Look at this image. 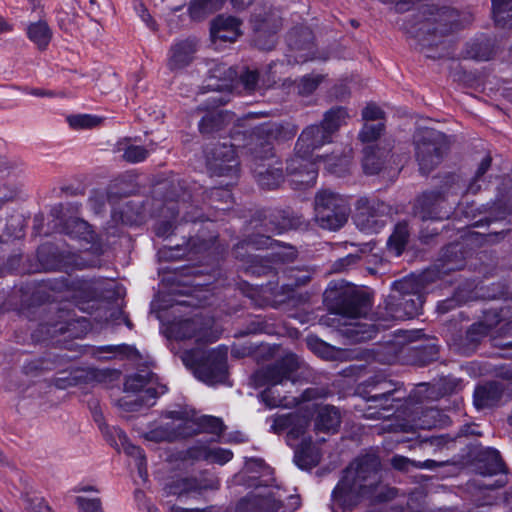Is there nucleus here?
Instances as JSON below:
<instances>
[{
	"label": "nucleus",
	"instance_id": "obj_14",
	"mask_svg": "<svg viewBox=\"0 0 512 512\" xmlns=\"http://www.w3.org/2000/svg\"><path fill=\"white\" fill-rule=\"evenodd\" d=\"M363 170L368 175H375L386 172L388 169L393 176L397 173L398 168L392 167L395 163L391 154V145L385 141L378 142L375 145H369L364 148Z\"/></svg>",
	"mask_w": 512,
	"mask_h": 512
},
{
	"label": "nucleus",
	"instance_id": "obj_2",
	"mask_svg": "<svg viewBox=\"0 0 512 512\" xmlns=\"http://www.w3.org/2000/svg\"><path fill=\"white\" fill-rule=\"evenodd\" d=\"M300 361L293 353L285 354L275 363L258 369L251 377L256 388L267 386L261 393L263 402L269 407L286 406V397L276 394L275 387L287 381L294 382L293 374L300 368Z\"/></svg>",
	"mask_w": 512,
	"mask_h": 512
},
{
	"label": "nucleus",
	"instance_id": "obj_63",
	"mask_svg": "<svg viewBox=\"0 0 512 512\" xmlns=\"http://www.w3.org/2000/svg\"><path fill=\"white\" fill-rule=\"evenodd\" d=\"M18 90H21L23 92H26L28 94H31L33 96H37V97H54L56 96V93H54L53 91H49V90H43V89H21V88H17Z\"/></svg>",
	"mask_w": 512,
	"mask_h": 512
},
{
	"label": "nucleus",
	"instance_id": "obj_28",
	"mask_svg": "<svg viewBox=\"0 0 512 512\" xmlns=\"http://www.w3.org/2000/svg\"><path fill=\"white\" fill-rule=\"evenodd\" d=\"M183 422L185 430H193V435L200 432L220 434L223 431V422L214 416L185 418Z\"/></svg>",
	"mask_w": 512,
	"mask_h": 512
},
{
	"label": "nucleus",
	"instance_id": "obj_47",
	"mask_svg": "<svg viewBox=\"0 0 512 512\" xmlns=\"http://www.w3.org/2000/svg\"><path fill=\"white\" fill-rule=\"evenodd\" d=\"M384 124H370L365 123L359 132V139L363 143H372L376 141L384 131Z\"/></svg>",
	"mask_w": 512,
	"mask_h": 512
},
{
	"label": "nucleus",
	"instance_id": "obj_23",
	"mask_svg": "<svg viewBox=\"0 0 512 512\" xmlns=\"http://www.w3.org/2000/svg\"><path fill=\"white\" fill-rule=\"evenodd\" d=\"M282 507L279 499L272 492L254 494L241 500L237 512H278Z\"/></svg>",
	"mask_w": 512,
	"mask_h": 512
},
{
	"label": "nucleus",
	"instance_id": "obj_61",
	"mask_svg": "<svg viewBox=\"0 0 512 512\" xmlns=\"http://www.w3.org/2000/svg\"><path fill=\"white\" fill-rule=\"evenodd\" d=\"M120 406L123 407L125 411H136L141 406V402L138 398L132 400L125 397L121 399Z\"/></svg>",
	"mask_w": 512,
	"mask_h": 512
},
{
	"label": "nucleus",
	"instance_id": "obj_5",
	"mask_svg": "<svg viewBox=\"0 0 512 512\" xmlns=\"http://www.w3.org/2000/svg\"><path fill=\"white\" fill-rule=\"evenodd\" d=\"M186 367L207 384L223 382L227 372V349L218 347L209 351L201 348L185 350L180 356Z\"/></svg>",
	"mask_w": 512,
	"mask_h": 512
},
{
	"label": "nucleus",
	"instance_id": "obj_49",
	"mask_svg": "<svg viewBox=\"0 0 512 512\" xmlns=\"http://www.w3.org/2000/svg\"><path fill=\"white\" fill-rule=\"evenodd\" d=\"M75 502L80 512H104L100 498L78 496Z\"/></svg>",
	"mask_w": 512,
	"mask_h": 512
},
{
	"label": "nucleus",
	"instance_id": "obj_57",
	"mask_svg": "<svg viewBox=\"0 0 512 512\" xmlns=\"http://www.w3.org/2000/svg\"><path fill=\"white\" fill-rule=\"evenodd\" d=\"M296 250L293 247L282 246L280 251L273 253L271 256L280 262L292 261L296 258Z\"/></svg>",
	"mask_w": 512,
	"mask_h": 512
},
{
	"label": "nucleus",
	"instance_id": "obj_35",
	"mask_svg": "<svg viewBox=\"0 0 512 512\" xmlns=\"http://www.w3.org/2000/svg\"><path fill=\"white\" fill-rule=\"evenodd\" d=\"M20 500L27 512H55L44 497L31 489L22 492Z\"/></svg>",
	"mask_w": 512,
	"mask_h": 512
},
{
	"label": "nucleus",
	"instance_id": "obj_59",
	"mask_svg": "<svg viewBox=\"0 0 512 512\" xmlns=\"http://www.w3.org/2000/svg\"><path fill=\"white\" fill-rule=\"evenodd\" d=\"M276 244V241H273L270 236H260L259 239H253L247 242V245H252L257 249L273 248Z\"/></svg>",
	"mask_w": 512,
	"mask_h": 512
},
{
	"label": "nucleus",
	"instance_id": "obj_39",
	"mask_svg": "<svg viewBox=\"0 0 512 512\" xmlns=\"http://www.w3.org/2000/svg\"><path fill=\"white\" fill-rule=\"evenodd\" d=\"M225 125V115L222 111H212L207 113L199 123L200 132L210 134L218 131Z\"/></svg>",
	"mask_w": 512,
	"mask_h": 512
},
{
	"label": "nucleus",
	"instance_id": "obj_4",
	"mask_svg": "<svg viewBox=\"0 0 512 512\" xmlns=\"http://www.w3.org/2000/svg\"><path fill=\"white\" fill-rule=\"evenodd\" d=\"M369 310V299L359 293L348 294L337 303L335 312L345 320L342 333L352 342H363L374 337V325L358 321L365 317Z\"/></svg>",
	"mask_w": 512,
	"mask_h": 512
},
{
	"label": "nucleus",
	"instance_id": "obj_20",
	"mask_svg": "<svg viewBox=\"0 0 512 512\" xmlns=\"http://www.w3.org/2000/svg\"><path fill=\"white\" fill-rule=\"evenodd\" d=\"M22 184L10 163L0 159V208L7 202L15 200L22 191Z\"/></svg>",
	"mask_w": 512,
	"mask_h": 512
},
{
	"label": "nucleus",
	"instance_id": "obj_1",
	"mask_svg": "<svg viewBox=\"0 0 512 512\" xmlns=\"http://www.w3.org/2000/svg\"><path fill=\"white\" fill-rule=\"evenodd\" d=\"M279 129L276 125H264L258 128L251 137L248 144L253 161V173L258 184L266 189H275L284 181L282 167L278 161L264 164L273 156L272 140L278 135Z\"/></svg>",
	"mask_w": 512,
	"mask_h": 512
},
{
	"label": "nucleus",
	"instance_id": "obj_21",
	"mask_svg": "<svg viewBox=\"0 0 512 512\" xmlns=\"http://www.w3.org/2000/svg\"><path fill=\"white\" fill-rule=\"evenodd\" d=\"M374 393H368L365 396L367 402L373 403L370 407L380 408L383 410L392 409V401H401L404 399V393L399 387L390 381H380L373 387Z\"/></svg>",
	"mask_w": 512,
	"mask_h": 512
},
{
	"label": "nucleus",
	"instance_id": "obj_26",
	"mask_svg": "<svg viewBox=\"0 0 512 512\" xmlns=\"http://www.w3.org/2000/svg\"><path fill=\"white\" fill-rule=\"evenodd\" d=\"M504 388L496 382H489L478 386L474 392V404L477 409L490 408L498 404L503 395Z\"/></svg>",
	"mask_w": 512,
	"mask_h": 512
},
{
	"label": "nucleus",
	"instance_id": "obj_18",
	"mask_svg": "<svg viewBox=\"0 0 512 512\" xmlns=\"http://www.w3.org/2000/svg\"><path fill=\"white\" fill-rule=\"evenodd\" d=\"M355 221L361 229H370L376 223L375 218L385 214L387 206L375 197H360L355 204Z\"/></svg>",
	"mask_w": 512,
	"mask_h": 512
},
{
	"label": "nucleus",
	"instance_id": "obj_64",
	"mask_svg": "<svg viewBox=\"0 0 512 512\" xmlns=\"http://www.w3.org/2000/svg\"><path fill=\"white\" fill-rule=\"evenodd\" d=\"M443 463H438L434 460H426V461H423V462H416L414 464V467L416 468H419V469H434L436 467H439V466H442Z\"/></svg>",
	"mask_w": 512,
	"mask_h": 512
},
{
	"label": "nucleus",
	"instance_id": "obj_7",
	"mask_svg": "<svg viewBox=\"0 0 512 512\" xmlns=\"http://www.w3.org/2000/svg\"><path fill=\"white\" fill-rule=\"evenodd\" d=\"M415 156L422 174L430 173L442 161L449 143L440 131L421 128L414 135Z\"/></svg>",
	"mask_w": 512,
	"mask_h": 512
},
{
	"label": "nucleus",
	"instance_id": "obj_52",
	"mask_svg": "<svg viewBox=\"0 0 512 512\" xmlns=\"http://www.w3.org/2000/svg\"><path fill=\"white\" fill-rule=\"evenodd\" d=\"M240 81L244 89L248 92H253L258 88L259 75L256 70H246L240 76Z\"/></svg>",
	"mask_w": 512,
	"mask_h": 512
},
{
	"label": "nucleus",
	"instance_id": "obj_42",
	"mask_svg": "<svg viewBox=\"0 0 512 512\" xmlns=\"http://www.w3.org/2000/svg\"><path fill=\"white\" fill-rule=\"evenodd\" d=\"M64 232L73 238L87 239L91 235V229L87 222L78 218L67 220L63 227Z\"/></svg>",
	"mask_w": 512,
	"mask_h": 512
},
{
	"label": "nucleus",
	"instance_id": "obj_38",
	"mask_svg": "<svg viewBox=\"0 0 512 512\" xmlns=\"http://www.w3.org/2000/svg\"><path fill=\"white\" fill-rule=\"evenodd\" d=\"M348 113L343 107H335L324 114L320 123L331 135H333L346 121Z\"/></svg>",
	"mask_w": 512,
	"mask_h": 512
},
{
	"label": "nucleus",
	"instance_id": "obj_40",
	"mask_svg": "<svg viewBox=\"0 0 512 512\" xmlns=\"http://www.w3.org/2000/svg\"><path fill=\"white\" fill-rule=\"evenodd\" d=\"M67 122L72 129H92L99 126L102 118L90 114H75L67 117Z\"/></svg>",
	"mask_w": 512,
	"mask_h": 512
},
{
	"label": "nucleus",
	"instance_id": "obj_9",
	"mask_svg": "<svg viewBox=\"0 0 512 512\" xmlns=\"http://www.w3.org/2000/svg\"><path fill=\"white\" fill-rule=\"evenodd\" d=\"M314 209L315 221L323 229L338 230L348 220L349 204L347 200L329 189L317 192Z\"/></svg>",
	"mask_w": 512,
	"mask_h": 512
},
{
	"label": "nucleus",
	"instance_id": "obj_46",
	"mask_svg": "<svg viewBox=\"0 0 512 512\" xmlns=\"http://www.w3.org/2000/svg\"><path fill=\"white\" fill-rule=\"evenodd\" d=\"M311 40L312 34L307 28H301L289 34V45L292 49L300 50L302 48H310Z\"/></svg>",
	"mask_w": 512,
	"mask_h": 512
},
{
	"label": "nucleus",
	"instance_id": "obj_13",
	"mask_svg": "<svg viewBox=\"0 0 512 512\" xmlns=\"http://www.w3.org/2000/svg\"><path fill=\"white\" fill-rule=\"evenodd\" d=\"M379 469V458L375 455H365L355 459L345 470H352L350 479L371 494L380 481Z\"/></svg>",
	"mask_w": 512,
	"mask_h": 512
},
{
	"label": "nucleus",
	"instance_id": "obj_3",
	"mask_svg": "<svg viewBox=\"0 0 512 512\" xmlns=\"http://www.w3.org/2000/svg\"><path fill=\"white\" fill-rule=\"evenodd\" d=\"M323 161L327 169L338 176L344 175L348 171L350 164L349 156L333 155H311L308 152H300L297 144L295 145L294 155L287 161V172L293 176V182L299 188L313 186L316 182L318 171L316 163Z\"/></svg>",
	"mask_w": 512,
	"mask_h": 512
},
{
	"label": "nucleus",
	"instance_id": "obj_34",
	"mask_svg": "<svg viewBox=\"0 0 512 512\" xmlns=\"http://www.w3.org/2000/svg\"><path fill=\"white\" fill-rule=\"evenodd\" d=\"M325 79L326 75L320 73L304 75L295 81L296 92L301 97L311 96Z\"/></svg>",
	"mask_w": 512,
	"mask_h": 512
},
{
	"label": "nucleus",
	"instance_id": "obj_11",
	"mask_svg": "<svg viewBox=\"0 0 512 512\" xmlns=\"http://www.w3.org/2000/svg\"><path fill=\"white\" fill-rule=\"evenodd\" d=\"M352 470H344L343 476L332 492L331 509L333 512H344L353 509L361 500L369 495L363 487L350 479Z\"/></svg>",
	"mask_w": 512,
	"mask_h": 512
},
{
	"label": "nucleus",
	"instance_id": "obj_24",
	"mask_svg": "<svg viewBox=\"0 0 512 512\" xmlns=\"http://www.w3.org/2000/svg\"><path fill=\"white\" fill-rule=\"evenodd\" d=\"M309 420L298 414L279 415L273 418L271 429L274 433H282L288 430L289 439H297L304 435Z\"/></svg>",
	"mask_w": 512,
	"mask_h": 512
},
{
	"label": "nucleus",
	"instance_id": "obj_31",
	"mask_svg": "<svg viewBox=\"0 0 512 512\" xmlns=\"http://www.w3.org/2000/svg\"><path fill=\"white\" fill-rule=\"evenodd\" d=\"M27 34L39 50H45L52 39V30L42 20L31 23L27 28Z\"/></svg>",
	"mask_w": 512,
	"mask_h": 512
},
{
	"label": "nucleus",
	"instance_id": "obj_50",
	"mask_svg": "<svg viewBox=\"0 0 512 512\" xmlns=\"http://www.w3.org/2000/svg\"><path fill=\"white\" fill-rule=\"evenodd\" d=\"M149 151L143 146L130 145L123 153V158L127 162L137 163L147 158Z\"/></svg>",
	"mask_w": 512,
	"mask_h": 512
},
{
	"label": "nucleus",
	"instance_id": "obj_43",
	"mask_svg": "<svg viewBox=\"0 0 512 512\" xmlns=\"http://www.w3.org/2000/svg\"><path fill=\"white\" fill-rule=\"evenodd\" d=\"M493 55L494 50L488 42L471 43L466 50V56L477 61H488Z\"/></svg>",
	"mask_w": 512,
	"mask_h": 512
},
{
	"label": "nucleus",
	"instance_id": "obj_37",
	"mask_svg": "<svg viewBox=\"0 0 512 512\" xmlns=\"http://www.w3.org/2000/svg\"><path fill=\"white\" fill-rule=\"evenodd\" d=\"M210 78L220 81L215 84V89L229 88L230 83L236 78L237 73L232 67H228L223 63H214L209 70Z\"/></svg>",
	"mask_w": 512,
	"mask_h": 512
},
{
	"label": "nucleus",
	"instance_id": "obj_33",
	"mask_svg": "<svg viewBox=\"0 0 512 512\" xmlns=\"http://www.w3.org/2000/svg\"><path fill=\"white\" fill-rule=\"evenodd\" d=\"M463 252L460 244H450L442 252L444 272L459 270L463 267Z\"/></svg>",
	"mask_w": 512,
	"mask_h": 512
},
{
	"label": "nucleus",
	"instance_id": "obj_54",
	"mask_svg": "<svg viewBox=\"0 0 512 512\" xmlns=\"http://www.w3.org/2000/svg\"><path fill=\"white\" fill-rule=\"evenodd\" d=\"M360 259L358 254H349L336 260L332 266L334 272H344L350 267L356 265Z\"/></svg>",
	"mask_w": 512,
	"mask_h": 512
},
{
	"label": "nucleus",
	"instance_id": "obj_8",
	"mask_svg": "<svg viewBox=\"0 0 512 512\" xmlns=\"http://www.w3.org/2000/svg\"><path fill=\"white\" fill-rule=\"evenodd\" d=\"M394 292L385 301L384 320H404L413 318L422 305L420 295L414 291V280L403 279L393 284Z\"/></svg>",
	"mask_w": 512,
	"mask_h": 512
},
{
	"label": "nucleus",
	"instance_id": "obj_48",
	"mask_svg": "<svg viewBox=\"0 0 512 512\" xmlns=\"http://www.w3.org/2000/svg\"><path fill=\"white\" fill-rule=\"evenodd\" d=\"M203 487L195 479H181L175 482L174 485L170 486L169 493L175 495L188 494L201 490Z\"/></svg>",
	"mask_w": 512,
	"mask_h": 512
},
{
	"label": "nucleus",
	"instance_id": "obj_51",
	"mask_svg": "<svg viewBox=\"0 0 512 512\" xmlns=\"http://www.w3.org/2000/svg\"><path fill=\"white\" fill-rule=\"evenodd\" d=\"M124 449L129 456H132L136 459V465L138 467L139 474L140 476H143L146 473V459L142 449L133 444L125 445Z\"/></svg>",
	"mask_w": 512,
	"mask_h": 512
},
{
	"label": "nucleus",
	"instance_id": "obj_17",
	"mask_svg": "<svg viewBox=\"0 0 512 512\" xmlns=\"http://www.w3.org/2000/svg\"><path fill=\"white\" fill-rule=\"evenodd\" d=\"M168 417L173 419L170 423L160 424L145 433L144 437L153 442H171L179 438H186L193 435V430H185L183 418L178 412H169Z\"/></svg>",
	"mask_w": 512,
	"mask_h": 512
},
{
	"label": "nucleus",
	"instance_id": "obj_15",
	"mask_svg": "<svg viewBox=\"0 0 512 512\" xmlns=\"http://www.w3.org/2000/svg\"><path fill=\"white\" fill-rule=\"evenodd\" d=\"M253 23L255 30L254 43L262 50H269L275 44V33L281 23L277 13L270 9L267 13H254Z\"/></svg>",
	"mask_w": 512,
	"mask_h": 512
},
{
	"label": "nucleus",
	"instance_id": "obj_10",
	"mask_svg": "<svg viewBox=\"0 0 512 512\" xmlns=\"http://www.w3.org/2000/svg\"><path fill=\"white\" fill-rule=\"evenodd\" d=\"M207 166L212 176L228 177L226 186L233 184L238 178L239 161L232 145L216 144L206 152Z\"/></svg>",
	"mask_w": 512,
	"mask_h": 512
},
{
	"label": "nucleus",
	"instance_id": "obj_27",
	"mask_svg": "<svg viewBox=\"0 0 512 512\" xmlns=\"http://www.w3.org/2000/svg\"><path fill=\"white\" fill-rule=\"evenodd\" d=\"M176 338L180 340L196 338L197 342H213L216 340V336H208L207 331L204 328L199 327L198 319H187L178 323L174 329Z\"/></svg>",
	"mask_w": 512,
	"mask_h": 512
},
{
	"label": "nucleus",
	"instance_id": "obj_62",
	"mask_svg": "<svg viewBox=\"0 0 512 512\" xmlns=\"http://www.w3.org/2000/svg\"><path fill=\"white\" fill-rule=\"evenodd\" d=\"M284 68H285V64H284L283 61L279 62V63L274 62V63H271L269 65L268 73L270 75H272V78H273L272 81L273 82H276L275 78H276L277 74L285 73Z\"/></svg>",
	"mask_w": 512,
	"mask_h": 512
},
{
	"label": "nucleus",
	"instance_id": "obj_36",
	"mask_svg": "<svg viewBox=\"0 0 512 512\" xmlns=\"http://www.w3.org/2000/svg\"><path fill=\"white\" fill-rule=\"evenodd\" d=\"M221 0H192L189 6V13L194 20H202L209 14L220 9Z\"/></svg>",
	"mask_w": 512,
	"mask_h": 512
},
{
	"label": "nucleus",
	"instance_id": "obj_55",
	"mask_svg": "<svg viewBox=\"0 0 512 512\" xmlns=\"http://www.w3.org/2000/svg\"><path fill=\"white\" fill-rule=\"evenodd\" d=\"M384 116V112L376 105H367L362 111V118L365 121L380 120Z\"/></svg>",
	"mask_w": 512,
	"mask_h": 512
},
{
	"label": "nucleus",
	"instance_id": "obj_60",
	"mask_svg": "<svg viewBox=\"0 0 512 512\" xmlns=\"http://www.w3.org/2000/svg\"><path fill=\"white\" fill-rule=\"evenodd\" d=\"M487 333V326L479 323L474 324L471 326V328L468 331V336L472 341L478 340L477 335H485Z\"/></svg>",
	"mask_w": 512,
	"mask_h": 512
},
{
	"label": "nucleus",
	"instance_id": "obj_19",
	"mask_svg": "<svg viewBox=\"0 0 512 512\" xmlns=\"http://www.w3.org/2000/svg\"><path fill=\"white\" fill-rule=\"evenodd\" d=\"M240 19L231 15H219L211 21L210 35L214 42H235L241 35Z\"/></svg>",
	"mask_w": 512,
	"mask_h": 512
},
{
	"label": "nucleus",
	"instance_id": "obj_29",
	"mask_svg": "<svg viewBox=\"0 0 512 512\" xmlns=\"http://www.w3.org/2000/svg\"><path fill=\"white\" fill-rule=\"evenodd\" d=\"M441 197H445L448 203L455 204L460 195L470 193L465 188L459 176L451 174L444 177L440 190L436 191Z\"/></svg>",
	"mask_w": 512,
	"mask_h": 512
},
{
	"label": "nucleus",
	"instance_id": "obj_6",
	"mask_svg": "<svg viewBox=\"0 0 512 512\" xmlns=\"http://www.w3.org/2000/svg\"><path fill=\"white\" fill-rule=\"evenodd\" d=\"M429 14L430 17L425 18L420 23V27L417 31L408 30L409 33L413 34L414 37L418 38L423 44L436 45L438 40L436 39L437 34L441 37L447 35L464 25L468 24L472 20L470 14L465 15L463 19H460L458 11L451 8L437 9L434 13L430 8L423 12L424 15Z\"/></svg>",
	"mask_w": 512,
	"mask_h": 512
},
{
	"label": "nucleus",
	"instance_id": "obj_41",
	"mask_svg": "<svg viewBox=\"0 0 512 512\" xmlns=\"http://www.w3.org/2000/svg\"><path fill=\"white\" fill-rule=\"evenodd\" d=\"M492 13L496 24L505 26L512 19V0H492Z\"/></svg>",
	"mask_w": 512,
	"mask_h": 512
},
{
	"label": "nucleus",
	"instance_id": "obj_30",
	"mask_svg": "<svg viewBox=\"0 0 512 512\" xmlns=\"http://www.w3.org/2000/svg\"><path fill=\"white\" fill-rule=\"evenodd\" d=\"M341 422L339 411L331 406H324L318 410L315 420L317 431L335 432Z\"/></svg>",
	"mask_w": 512,
	"mask_h": 512
},
{
	"label": "nucleus",
	"instance_id": "obj_44",
	"mask_svg": "<svg viewBox=\"0 0 512 512\" xmlns=\"http://www.w3.org/2000/svg\"><path fill=\"white\" fill-rule=\"evenodd\" d=\"M492 159L489 155L485 156L481 162L479 163L477 170L475 171V174L473 178L470 180L469 184L467 185V191L470 193H477L481 189V183L485 182V174L489 170L491 166Z\"/></svg>",
	"mask_w": 512,
	"mask_h": 512
},
{
	"label": "nucleus",
	"instance_id": "obj_25",
	"mask_svg": "<svg viewBox=\"0 0 512 512\" xmlns=\"http://www.w3.org/2000/svg\"><path fill=\"white\" fill-rule=\"evenodd\" d=\"M186 455L191 459H203L220 465L227 463L233 457V453L230 450L223 448H210L202 443L190 447L186 451Z\"/></svg>",
	"mask_w": 512,
	"mask_h": 512
},
{
	"label": "nucleus",
	"instance_id": "obj_12",
	"mask_svg": "<svg viewBox=\"0 0 512 512\" xmlns=\"http://www.w3.org/2000/svg\"><path fill=\"white\" fill-rule=\"evenodd\" d=\"M453 206L436 191H427L414 204V215L422 221H441L449 218Z\"/></svg>",
	"mask_w": 512,
	"mask_h": 512
},
{
	"label": "nucleus",
	"instance_id": "obj_58",
	"mask_svg": "<svg viewBox=\"0 0 512 512\" xmlns=\"http://www.w3.org/2000/svg\"><path fill=\"white\" fill-rule=\"evenodd\" d=\"M415 463L416 461L400 455H396L391 459V465L399 471H408L410 466L414 467Z\"/></svg>",
	"mask_w": 512,
	"mask_h": 512
},
{
	"label": "nucleus",
	"instance_id": "obj_53",
	"mask_svg": "<svg viewBox=\"0 0 512 512\" xmlns=\"http://www.w3.org/2000/svg\"><path fill=\"white\" fill-rule=\"evenodd\" d=\"M149 383L148 375L134 374L129 376L125 381V389L127 391H138Z\"/></svg>",
	"mask_w": 512,
	"mask_h": 512
},
{
	"label": "nucleus",
	"instance_id": "obj_56",
	"mask_svg": "<svg viewBox=\"0 0 512 512\" xmlns=\"http://www.w3.org/2000/svg\"><path fill=\"white\" fill-rule=\"evenodd\" d=\"M491 459H492V462L484 473L492 475V474L502 473L505 471V465L502 462L497 451H493L491 453Z\"/></svg>",
	"mask_w": 512,
	"mask_h": 512
},
{
	"label": "nucleus",
	"instance_id": "obj_22",
	"mask_svg": "<svg viewBox=\"0 0 512 512\" xmlns=\"http://www.w3.org/2000/svg\"><path fill=\"white\" fill-rule=\"evenodd\" d=\"M332 141V135L321 125L307 126L297 139V147L300 152H314Z\"/></svg>",
	"mask_w": 512,
	"mask_h": 512
},
{
	"label": "nucleus",
	"instance_id": "obj_45",
	"mask_svg": "<svg viewBox=\"0 0 512 512\" xmlns=\"http://www.w3.org/2000/svg\"><path fill=\"white\" fill-rule=\"evenodd\" d=\"M408 236L406 225H397L394 233L389 238V248L394 250L396 255H400L408 241Z\"/></svg>",
	"mask_w": 512,
	"mask_h": 512
},
{
	"label": "nucleus",
	"instance_id": "obj_16",
	"mask_svg": "<svg viewBox=\"0 0 512 512\" xmlns=\"http://www.w3.org/2000/svg\"><path fill=\"white\" fill-rule=\"evenodd\" d=\"M198 46L196 38H186L175 42L168 52V69L177 73L188 67L194 61Z\"/></svg>",
	"mask_w": 512,
	"mask_h": 512
},
{
	"label": "nucleus",
	"instance_id": "obj_32",
	"mask_svg": "<svg viewBox=\"0 0 512 512\" xmlns=\"http://www.w3.org/2000/svg\"><path fill=\"white\" fill-rule=\"evenodd\" d=\"M295 462L302 469L314 467L319 462V455L312 446L311 439H303L300 446L295 451Z\"/></svg>",
	"mask_w": 512,
	"mask_h": 512
}]
</instances>
